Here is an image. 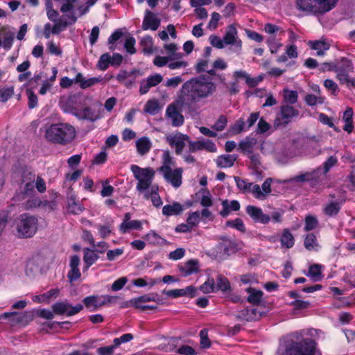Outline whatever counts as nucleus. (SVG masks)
<instances>
[{"instance_id": "obj_40", "label": "nucleus", "mask_w": 355, "mask_h": 355, "mask_svg": "<svg viewBox=\"0 0 355 355\" xmlns=\"http://www.w3.org/2000/svg\"><path fill=\"white\" fill-rule=\"evenodd\" d=\"M95 227L98 230V234L102 239H106L108 237L113 231L114 226L113 223H107L105 225H96Z\"/></svg>"}, {"instance_id": "obj_44", "label": "nucleus", "mask_w": 355, "mask_h": 355, "mask_svg": "<svg viewBox=\"0 0 355 355\" xmlns=\"http://www.w3.org/2000/svg\"><path fill=\"white\" fill-rule=\"evenodd\" d=\"M227 227H230L234 229L237 230L238 231L241 232H246V227L245 226V224L241 218H236L234 220H230L226 221L225 223Z\"/></svg>"}, {"instance_id": "obj_4", "label": "nucleus", "mask_w": 355, "mask_h": 355, "mask_svg": "<svg viewBox=\"0 0 355 355\" xmlns=\"http://www.w3.org/2000/svg\"><path fill=\"white\" fill-rule=\"evenodd\" d=\"M338 0H296L298 10L314 15H323L334 9Z\"/></svg>"}, {"instance_id": "obj_63", "label": "nucleus", "mask_w": 355, "mask_h": 355, "mask_svg": "<svg viewBox=\"0 0 355 355\" xmlns=\"http://www.w3.org/2000/svg\"><path fill=\"white\" fill-rule=\"evenodd\" d=\"M21 193L24 196L35 195V183L21 184Z\"/></svg>"}, {"instance_id": "obj_51", "label": "nucleus", "mask_w": 355, "mask_h": 355, "mask_svg": "<svg viewBox=\"0 0 355 355\" xmlns=\"http://www.w3.org/2000/svg\"><path fill=\"white\" fill-rule=\"evenodd\" d=\"M144 111L151 115L156 114L159 111V104L156 100H149L144 106Z\"/></svg>"}, {"instance_id": "obj_14", "label": "nucleus", "mask_w": 355, "mask_h": 355, "mask_svg": "<svg viewBox=\"0 0 355 355\" xmlns=\"http://www.w3.org/2000/svg\"><path fill=\"white\" fill-rule=\"evenodd\" d=\"M161 20L153 12L146 10L141 28L144 31H157L160 26Z\"/></svg>"}, {"instance_id": "obj_17", "label": "nucleus", "mask_w": 355, "mask_h": 355, "mask_svg": "<svg viewBox=\"0 0 355 355\" xmlns=\"http://www.w3.org/2000/svg\"><path fill=\"white\" fill-rule=\"evenodd\" d=\"M262 317V313L257 311L256 308L248 306L239 311H238L236 318L245 320L253 321L258 320Z\"/></svg>"}, {"instance_id": "obj_55", "label": "nucleus", "mask_w": 355, "mask_h": 355, "mask_svg": "<svg viewBox=\"0 0 355 355\" xmlns=\"http://www.w3.org/2000/svg\"><path fill=\"white\" fill-rule=\"evenodd\" d=\"M200 220L199 211H194L189 214L187 218V223L193 229V227L197 226Z\"/></svg>"}, {"instance_id": "obj_7", "label": "nucleus", "mask_w": 355, "mask_h": 355, "mask_svg": "<svg viewBox=\"0 0 355 355\" xmlns=\"http://www.w3.org/2000/svg\"><path fill=\"white\" fill-rule=\"evenodd\" d=\"M131 171L138 180L137 189L139 192L146 191L151 185L155 171L151 168H141L137 165H132Z\"/></svg>"}, {"instance_id": "obj_39", "label": "nucleus", "mask_w": 355, "mask_h": 355, "mask_svg": "<svg viewBox=\"0 0 355 355\" xmlns=\"http://www.w3.org/2000/svg\"><path fill=\"white\" fill-rule=\"evenodd\" d=\"M231 290L229 280L225 276L218 275L216 277V291H221L225 292Z\"/></svg>"}, {"instance_id": "obj_20", "label": "nucleus", "mask_w": 355, "mask_h": 355, "mask_svg": "<svg viewBox=\"0 0 355 355\" xmlns=\"http://www.w3.org/2000/svg\"><path fill=\"white\" fill-rule=\"evenodd\" d=\"M221 205L223 209L220 211L219 214L223 218L227 217L232 211H236L241 208V205L236 200L229 201L227 199H225L222 201Z\"/></svg>"}, {"instance_id": "obj_61", "label": "nucleus", "mask_w": 355, "mask_h": 355, "mask_svg": "<svg viewBox=\"0 0 355 355\" xmlns=\"http://www.w3.org/2000/svg\"><path fill=\"white\" fill-rule=\"evenodd\" d=\"M271 128V125L261 117L257 124V133L264 134Z\"/></svg>"}, {"instance_id": "obj_53", "label": "nucleus", "mask_w": 355, "mask_h": 355, "mask_svg": "<svg viewBox=\"0 0 355 355\" xmlns=\"http://www.w3.org/2000/svg\"><path fill=\"white\" fill-rule=\"evenodd\" d=\"M234 179L237 187L243 193L249 192L252 183L248 182L246 180H243L238 176H234Z\"/></svg>"}, {"instance_id": "obj_10", "label": "nucleus", "mask_w": 355, "mask_h": 355, "mask_svg": "<svg viewBox=\"0 0 355 355\" xmlns=\"http://www.w3.org/2000/svg\"><path fill=\"white\" fill-rule=\"evenodd\" d=\"M322 168L318 167L311 171L299 174L296 175L293 180L300 182H309L311 187H315L322 182Z\"/></svg>"}, {"instance_id": "obj_15", "label": "nucleus", "mask_w": 355, "mask_h": 355, "mask_svg": "<svg viewBox=\"0 0 355 355\" xmlns=\"http://www.w3.org/2000/svg\"><path fill=\"white\" fill-rule=\"evenodd\" d=\"M183 169L182 168H175L174 170L164 171L162 173L164 179L171 183L175 188H178L182 184Z\"/></svg>"}, {"instance_id": "obj_60", "label": "nucleus", "mask_w": 355, "mask_h": 355, "mask_svg": "<svg viewBox=\"0 0 355 355\" xmlns=\"http://www.w3.org/2000/svg\"><path fill=\"white\" fill-rule=\"evenodd\" d=\"M200 345L203 349H208L211 347V341L208 337L207 329H203L200 331Z\"/></svg>"}, {"instance_id": "obj_1", "label": "nucleus", "mask_w": 355, "mask_h": 355, "mask_svg": "<svg viewBox=\"0 0 355 355\" xmlns=\"http://www.w3.org/2000/svg\"><path fill=\"white\" fill-rule=\"evenodd\" d=\"M216 86L207 75H200L187 80L182 86L180 101L181 106L194 111L196 103L213 95Z\"/></svg>"}, {"instance_id": "obj_2", "label": "nucleus", "mask_w": 355, "mask_h": 355, "mask_svg": "<svg viewBox=\"0 0 355 355\" xmlns=\"http://www.w3.org/2000/svg\"><path fill=\"white\" fill-rule=\"evenodd\" d=\"M276 355H322L318 343L311 338L300 341L291 340L286 345L279 347Z\"/></svg>"}, {"instance_id": "obj_16", "label": "nucleus", "mask_w": 355, "mask_h": 355, "mask_svg": "<svg viewBox=\"0 0 355 355\" xmlns=\"http://www.w3.org/2000/svg\"><path fill=\"white\" fill-rule=\"evenodd\" d=\"M197 289L193 286H189L184 288L172 289L169 291L164 290L162 293L172 298H178L180 297L187 296L193 297L196 296Z\"/></svg>"}, {"instance_id": "obj_18", "label": "nucleus", "mask_w": 355, "mask_h": 355, "mask_svg": "<svg viewBox=\"0 0 355 355\" xmlns=\"http://www.w3.org/2000/svg\"><path fill=\"white\" fill-rule=\"evenodd\" d=\"M189 152L194 153L197 150L205 149L208 152L214 153L217 148L215 144L209 140L207 141H189Z\"/></svg>"}, {"instance_id": "obj_34", "label": "nucleus", "mask_w": 355, "mask_h": 355, "mask_svg": "<svg viewBox=\"0 0 355 355\" xmlns=\"http://www.w3.org/2000/svg\"><path fill=\"white\" fill-rule=\"evenodd\" d=\"M298 98L299 96L297 91L284 89L283 101L282 103H288V105H293L297 102Z\"/></svg>"}, {"instance_id": "obj_59", "label": "nucleus", "mask_w": 355, "mask_h": 355, "mask_svg": "<svg viewBox=\"0 0 355 355\" xmlns=\"http://www.w3.org/2000/svg\"><path fill=\"white\" fill-rule=\"evenodd\" d=\"M245 121L243 119L240 118L236 121L234 125L230 127V132L233 135H238L244 130Z\"/></svg>"}, {"instance_id": "obj_48", "label": "nucleus", "mask_w": 355, "mask_h": 355, "mask_svg": "<svg viewBox=\"0 0 355 355\" xmlns=\"http://www.w3.org/2000/svg\"><path fill=\"white\" fill-rule=\"evenodd\" d=\"M116 299H117V297H116V296H111V295H103V296L99 297L97 295L96 307L98 309L99 307L105 306L107 304L114 303L116 302Z\"/></svg>"}, {"instance_id": "obj_19", "label": "nucleus", "mask_w": 355, "mask_h": 355, "mask_svg": "<svg viewBox=\"0 0 355 355\" xmlns=\"http://www.w3.org/2000/svg\"><path fill=\"white\" fill-rule=\"evenodd\" d=\"M166 114L172 120V125L180 127L183 125L184 119L182 114L178 110L174 105H169L166 110Z\"/></svg>"}, {"instance_id": "obj_47", "label": "nucleus", "mask_w": 355, "mask_h": 355, "mask_svg": "<svg viewBox=\"0 0 355 355\" xmlns=\"http://www.w3.org/2000/svg\"><path fill=\"white\" fill-rule=\"evenodd\" d=\"M123 32L121 29H116L108 38L109 49L114 51L116 49L115 43L123 36Z\"/></svg>"}, {"instance_id": "obj_27", "label": "nucleus", "mask_w": 355, "mask_h": 355, "mask_svg": "<svg viewBox=\"0 0 355 355\" xmlns=\"http://www.w3.org/2000/svg\"><path fill=\"white\" fill-rule=\"evenodd\" d=\"M136 147L138 153L144 155L150 151L152 143L148 137H142L136 141Z\"/></svg>"}, {"instance_id": "obj_26", "label": "nucleus", "mask_w": 355, "mask_h": 355, "mask_svg": "<svg viewBox=\"0 0 355 355\" xmlns=\"http://www.w3.org/2000/svg\"><path fill=\"white\" fill-rule=\"evenodd\" d=\"M183 206L178 202H173L171 205H166L162 208V214L166 216H178L183 211Z\"/></svg>"}, {"instance_id": "obj_23", "label": "nucleus", "mask_w": 355, "mask_h": 355, "mask_svg": "<svg viewBox=\"0 0 355 355\" xmlns=\"http://www.w3.org/2000/svg\"><path fill=\"white\" fill-rule=\"evenodd\" d=\"M159 299V296L157 293H152L143 295L138 297L132 298L130 300V303L135 307L139 308L141 306V303L148 302H157Z\"/></svg>"}, {"instance_id": "obj_38", "label": "nucleus", "mask_w": 355, "mask_h": 355, "mask_svg": "<svg viewBox=\"0 0 355 355\" xmlns=\"http://www.w3.org/2000/svg\"><path fill=\"white\" fill-rule=\"evenodd\" d=\"M141 223L139 220L123 221L120 225L119 230L121 233H125L130 230H141Z\"/></svg>"}, {"instance_id": "obj_13", "label": "nucleus", "mask_w": 355, "mask_h": 355, "mask_svg": "<svg viewBox=\"0 0 355 355\" xmlns=\"http://www.w3.org/2000/svg\"><path fill=\"white\" fill-rule=\"evenodd\" d=\"M71 113L80 120H87L92 122H94L100 118L99 114L88 106L83 109L73 107L71 109Z\"/></svg>"}, {"instance_id": "obj_22", "label": "nucleus", "mask_w": 355, "mask_h": 355, "mask_svg": "<svg viewBox=\"0 0 355 355\" xmlns=\"http://www.w3.org/2000/svg\"><path fill=\"white\" fill-rule=\"evenodd\" d=\"M84 256L83 261L85 266L83 267V271L87 270L91 266H92L99 258V256L95 253L94 250L85 248L83 250Z\"/></svg>"}, {"instance_id": "obj_52", "label": "nucleus", "mask_w": 355, "mask_h": 355, "mask_svg": "<svg viewBox=\"0 0 355 355\" xmlns=\"http://www.w3.org/2000/svg\"><path fill=\"white\" fill-rule=\"evenodd\" d=\"M200 290L204 293H210L216 291V283L214 278H209L200 286Z\"/></svg>"}, {"instance_id": "obj_32", "label": "nucleus", "mask_w": 355, "mask_h": 355, "mask_svg": "<svg viewBox=\"0 0 355 355\" xmlns=\"http://www.w3.org/2000/svg\"><path fill=\"white\" fill-rule=\"evenodd\" d=\"M322 266L318 263L311 265L306 275L311 277L314 282H319L322 279Z\"/></svg>"}, {"instance_id": "obj_58", "label": "nucleus", "mask_w": 355, "mask_h": 355, "mask_svg": "<svg viewBox=\"0 0 355 355\" xmlns=\"http://www.w3.org/2000/svg\"><path fill=\"white\" fill-rule=\"evenodd\" d=\"M135 43H136V40H135V37H133L132 36L128 37L125 40V43H124V48L128 53L133 55L136 53L137 51L135 47Z\"/></svg>"}, {"instance_id": "obj_8", "label": "nucleus", "mask_w": 355, "mask_h": 355, "mask_svg": "<svg viewBox=\"0 0 355 355\" xmlns=\"http://www.w3.org/2000/svg\"><path fill=\"white\" fill-rule=\"evenodd\" d=\"M354 65L351 60L347 58H342L340 60L335 62L334 71L336 73V78L338 81H345L350 72H352Z\"/></svg>"}, {"instance_id": "obj_24", "label": "nucleus", "mask_w": 355, "mask_h": 355, "mask_svg": "<svg viewBox=\"0 0 355 355\" xmlns=\"http://www.w3.org/2000/svg\"><path fill=\"white\" fill-rule=\"evenodd\" d=\"M189 137L186 135L180 134L178 137H172L168 138V141L171 146H175V153L179 155L182 153L185 146L184 141L187 140Z\"/></svg>"}, {"instance_id": "obj_11", "label": "nucleus", "mask_w": 355, "mask_h": 355, "mask_svg": "<svg viewBox=\"0 0 355 355\" xmlns=\"http://www.w3.org/2000/svg\"><path fill=\"white\" fill-rule=\"evenodd\" d=\"M246 214L255 223L268 224L270 221L268 214L263 213L261 208L249 205L245 207Z\"/></svg>"}, {"instance_id": "obj_43", "label": "nucleus", "mask_w": 355, "mask_h": 355, "mask_svg": "<svg viewBox=\"0 0 355 355\" xmlns=\"http://www.w3.org/2000/svg\"><path fill=\"white\" fill-rule=\"evenodd\" d=\"M36 175L34 171L25 168L21 175V184L35 183Z\"/></svg>"}, {"instance_id": "obj_12", "label": "nucleus", "mask_w": 355, "mask_h": 355, "mask_svg": "<svg viewBox=\"0 0 355 355\" xmlns=\"http://www.w3.org/2000/svg\"><path fill=\"white\" fill-rule=\"evenodd\" d=\"M77 17L72 12L65 15L60 18L52 27V34L58 35L69 26L74 24L77 21Z\"/></svg>"}, {"instance_id": "obj_56", "label": "nucleus", "mask_w": 355, "mask_h": 355, "mask_svg": "<svg viewBox=\"0 0 355 355\" xmlns=\"http://www.w3.org/2000/svg\"><path fill=\"white\" fill-rule=\"evenodd\" d=\"M337 163L338 159L336 156L331 155L329 157L323 164V175L328 173L333 166L337 164Z\"/></svg>"}, {"instance_id": "obj_21", "label": "nucleus", "mask_w": 355, "mask_h": 355, "mask_svg": "<svg viewBox=\"0 0 355 355\" xmlns=\"http://www.w3.org/2000/svg\"><path fill=\"white\" fill-rule=\"evenodd\" d=\"M238 155L235 154L221 155L217 157L216 164L219 168H230L234 166Z\"/></svg>"}, {"instance_id": "obj_33", "label": "nucleus", "mask_w": 355, "mask_h": 355, "mask_svg": "<svg viewBox=\"0 0 355 355\" xmlns=\"http://www.w3.org/2000/svg\"><path fill=\"white\" fill-rule=\"evenodd\" d=\"M162 165L158 168V171L163 173L171 169V166L175 165V162L168 150H165L162 157Z\"/></svg>"}, {"instance_id": "obj_49", "label": "nucleus", "mask_w": 355, "mask_h": 355, "mask_svg": "<svg viewBox=\"0 0 355 355\" xmlns=\"http://www.w3.org/2000/svg\"><path fill=\"white\" fill-rule=\"evenodd\" d=\"M248 157L250 160L249 168L253 171H258V168H261V166L259 155L252 153L248 155Z\"/></svg>"}, {"instance_id": "obj_29", "label": "nucleus", "mask_w": 355, "mask_h": 355, "mask_svg": "<svg viewBox=\"0 0 355 355\" xmlns=\"http://www.w3.org/2000/svg\"><path fill=\"white\" fill-rule=\"evenodd\" d=\"M341 202L331 201L324 207L322 211L324 215L329 217H336L341 209Z\"/></svg>"}, {"instance_id": "obj_31", "label": "nucleus", "mask_w": 355, "mask_h": 355, "mask_svg": "<svg viewBox=\"0 0 355 355\" xmlns=\"http://www.w3.org/2000/svg\"><path fill=\"white\" fill-rule=\"evenodd\" d=\"M180 270L184 276H189L198 272V261L191 259L188 261L184 266L180 268Z\"/></svg>"}, {"instance_id": "obj_64", "label": "nucleus", "mask_w": 355, "mask_h": 355, "mask_svg": "<svg viewBox=\"0 0 355 355\" xmlns=\"http://www.w3.org/2000/svg\"><path fill=\"white\" fill-rule=\"evenodd\" d=\"M177 353L181 355H196V352L194 348L191 346L183 345L177 349Z\"/></svg>"}, {"instance_id": "obj_41", "label": "nucleus", "mask_w": 355, "mask_h": 355, "mask_svg": "<svg viewBox=\"0 0 355 355\" xmlns=\"http://www.w3.org/2000/svg\"><path fill=\"white\" fill-rule=\"evenodd\" d=\"M319 225L318 218L313 215H307L304 218V230L305 232H310L315 230Z\"/></svg>"}, {"instance_id": "obj_3", "label": "nucleus", "mask_w": 355, "mask_h": 355, "mask_svg": "<svg viewBox=\"0 0 355 355\" xmlns=\"http://www.w3.org/2000/svg\"><path fill=\"white\" fill-rule=\"evenodd\" d=\"M76 133V130L71 125L60 123L51 124L47 128L45 137L53 144L66 145L74 139Z\"/></svg>"}, {"instance_id": "obj_42", "label": "nucleus", "mask_w": 355, "mask_h": 355, "mask_svg": "<svg viewBox=\"0 0 355 355\" xmlns=\"http://www.w3.org/2000/svg\"><path fill=\"white\" fill-rule=\"evenodd\" d=\"M140 45L142 46V52L144 54H152L153 52L152 46H153V40L152 37L149 35L144 37L140 42Z\"/></svg>"}, {"instance_id": "obj_35", "label": "nucleus", "mask_w": 355, "mask_h": 355, "mask_svg": "<svg viewBox=\"0 0 355 355\" xmlns=\"http://www.w3.org/2000/svg\"><path fill=\"white\" fill-rule=\"evenodd\" d=\"M280 242L282 247H285L286 248H291L293 247L295 244V239L288 229H284L283 230L280 238Z\"/></svg>"}, {"instance_id": "obj_6", "label": "nucleus", "mask_w": 355, "mask_h": 355, "mask_svg": "<svg viewBox=\"0 0 355 355\" xmlns=\"http://www.w3.org/2000/svg\"><path fill=\"white\" fill-rule=\"evenodd\" d=\"M37 218L29 214H22L17 222V230L21 238L33 237L37 230Z\"/></svg>"}, {"instance_id": "obj_9", "label": "nucleus", "mask_w": 355, "mask_h": 355, "mask_svg": "<svg viewBox=\"0 0 355 355\" xmlns=\"http://www.w3.org/2000/svg\"><path fill=\"white\" fill-rule=\"evenodd\" d=\"M83 306L81 304H78L73 306L67 302H56L52 305V310L54 313L57 315H67V316H72L81 310H83Z\"/></svg>"}, {"instance_id": "obj_25", "label": "nucleus", "mask_w": 355, "mask_h": 355, "mask_svg": "<svg viewBox=\"0 0 355 355\" xmlns=\"http://www.w3.org/2000/svg\"><path fill=\"white\" fill-rule=\"evenodd\" d=\"M257 143V139L253 137H246L245 139L239 144V148L244 155H250L253 153V147Z\"/></svg>"}, {"instance_id": "obj_45", "label": "nucleus", "mask_w": 355, "mask_h": 355, "mask_svg": "<svg viewBox=\"0 0 355 355\" xmlns=\"http://www.w3.org/2000/svg\"><path fill=\"white\" fill-rule=\"evenodd\" d=\"M157 187L155 189L154 187L151 189V193L146 192L144 194V197L146 199H148L150 198V196H151V201L153 202V205L156 207H159L162 205V200L161 198L159 197L157 191Z\"/></svg>"}, {"instance_id": "obj_50", "label": "nucleus", "mask_w": 355, "mask_h": 355, "mask_svg": "<svg viewBox=\"0 0 355 355\" xmlns=\"http://www.w3.org/2000/svg\"><path fill=\"white\" fill-rule=\"evenodd\" d=\"M110 61V55L108 53H103L101 55L98 61L97 67L99 69L105 71L109 67L110 64H111Z\"/></svg>"}, {"instance_id": "obj_62", "label": "nucleus", "mask_w": 355, "mask_h": 355, "mask_svg": "<svg viewBox=\"0 0 355 355\" xmlns=\"http://www.w3.org/2000/svg\"><path fill=\"white\" fill-rule=\"evenodd\" d=\"M227 123V119L225 115H220L218 120L213 125V128L216 131H222L225 129Z\"/></svg>"}, {"instance_id": "obj_54", "label": "nucleus", "mask_w": 355, "mask_h": 355, "mask_svg": "<svg viewBox=\"0 0 355 355\" xmlns=\"http://www.w3.org/2000/svg\"><path fill=\"white\" fill-rule=\"evenodd\" d=\"M30 197L29 199L26 200L24 204L25 209H30L33 208L39 207L42 205V200L40 198L35 195L28 196Z\"/></svg>"}, {"instance_id": "obj_46", "label": "nucleus", "mask_w": 355, "mask_h": 355, "mask_svg": "<svg viewBox=\"0 0 355 355\" xmlns=\"http://www.w3.org/2000/svg\"><path fill=\"white\" fill-rule=\"evenodd\" d=\"M62 3L60 7V11L62 13H67L68 12L74 13L75 3L77 0H54Z\"/></svg>"}, {"instance_id": "obj_30", "label": "nucleus", "mask_w": 355, "mask_h": 355, "mask_svg": "<svg viewBox=\"0 0 355 355\" xmlns=\"http://www.w3.org/2000/svg\"><path fill=\"white\" fill-rule=\"evenodd\" d=\"M247 293L249 294L247 300L252 305L257 306L260 304L263 293L260 290H256L254 288H248L246 289Z\"/></svg>"}, {"instance_id": "obj_36", "label": "nucleus", "mask_w": 355, "mask_h": 355, "mask_svg": "<svg viewBox=\"0 0 355 355\" xmlns=\"http://www.w3.org/2000/svg\"><path fill=\"white\" fill-rule=\"evenodd\" d=\"M237 30L234 24L229 25L227 27L226 33L223 37V41L225 44H234L237 35Z\"/></svg>"}, {"instance_id": "obj_5", "label": "nucleus", "mask_w": 355, "mask_h": 355, "mask_svg": "<svg viewBox=\"0 0 355 355\" xmlns=\"http://www.w3.org/2000/svg\"><path fill=\"white\" fill-rule=\"evenodd\" d=\"M300 114V110L293 105L282 103L273 122L274 128L277 130L287 127L288 124L295 121L299 117Z\"/></svg>"}, {"instance_id": "obj_28", "label": "nucleus", "mask_w": 355, "mask_h": 355, "mask_svg": "<svg viewBox=\"0 0 355 355\" xmlns=\"http://www.w3.org/2000/svg\"><path fill=\"white\" fill-rule=\"evenodd\" d=\"M308 45L311 49L317 51L318 56H322L324 52L329 49L330 46L328 43L321 40L309 41Z\"/></svg>"}, {"instance_id": "obj_57", "label": "nucleus", "mask_w": 355, "mask_h": 355, "mask_svg": "<svg viewBox=\"0 0 355 355\" xmlns=\"http://www.w3.org/2000/svg\"><path fill=\"white\" fill-rule=\"evenodd\" d=\"M14 94V87L11 86L0 89V102H6Z\"/></svg>"}, {"instance_id": "obj_37", "label": "nucleus", "mask_w": 355, "mask_h": 355, "mask_svg": "<svg viewBox=\"0 0 355 355\" xmlns=\"http://www.w3.org/2000/svg\"><path fill=\"white\" fill-rule=\"evenodd\" d=\"M304 245L308 251L317 250V248L319 247V244L313 233H309L306 235L304 240Z\"/></svg>"}]
</instances>
